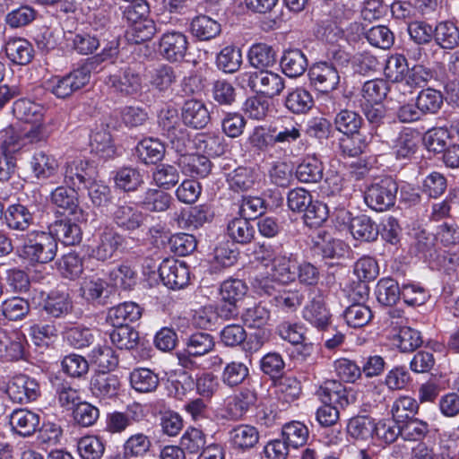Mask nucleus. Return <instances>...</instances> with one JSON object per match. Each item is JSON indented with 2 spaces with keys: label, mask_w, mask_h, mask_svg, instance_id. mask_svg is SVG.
Listing matches in <instances>:
<instances>
[{
  "label": "nucleus",
  "mask_w": 459,
  "mask_h": 459,
  "mask_svg": "<svg viewBox=\"0 0 459 459\" xmlns=\"http://www.w3.org/2000/svg\"><path fill=\"white\" fill-rule=\"evenodd\" d=\"M178 169L171 164L160 163L152 170V183L159 188L169 190L179 181Z\"/></svg>",
  "instance_id": "nucleus-41"
},
{
  "label": "nucleus",
  "mask_w": 459,
  "mask_h": 459,
  "mask_svg": "<svg viewBox=\"0 0 459 459\" xmlns=\"http://www.w3.org/2000/svg\"><path fill=\"white\" fill-rule=\"evenodd\" d=\"M274 143L289 145L301 137V126L292 119L286 118L271 129Z\"/></svg>",
  "instance_id": "nucleus-42"
},
{
  "label": "nucleus",
  "mask_w": 459,
  "mask_h": 459,
  "mask_svg": "<svg viewBox=\"0 0 459 459\" xmlns=\"http://www.w3.org/2000/svg\"><path fill=\"white\" fill-rule=\"evenodd\" d=\"M350 62V56L344 51H335L333 61H319L314 63L308 69V77L311 86L317 91L329 94L336 90L340 84V73L337 65L345 66ZM329 100L333 95H327Z\"/></svg>",
  "instance_id": "nucleus-2"
},
{
  "label": "nucleus",
  "mask_w": 459,
  "mask_h": 459,
  "mask_svg": "<svg viewBox=\"0 0 459 459\" xmlns=\"http://www.w3.org/2000/svg\"><path fill=\"white\" fill-rule=\"evenodd\" d=\"M107 83L114 91L122 96L135 95L140 92L142 89L140 74L131 68H127L119 74L110 75Z\"/></svg>",
  "instance_id": "nucleus-18"
},
{
  "label": "nucleus",
  "mask_w": 459,
  "mask_h": 459,
  "mask_svg": "<svg viewBox=\"0 0 459 459\" xmlns=\"http://www.w3.org/2000/svg\"><path fill=\"white\" fill-rule=\"evenodd\" d=\"M80 295L87 302L104 305L108 298V283L96 276L84 278L81 282Z\"/></svg>",
  "instance_id": "nucleus-22"
},
{
  "label": "nucleus",
  "mask_w": 459,
  "mask_h": 459,
  "mask_svg": "<svg viewBox=\"0 0 459 459\" xmlns=\"http://www.w3.org/2000/svg\"><path fill=\"white\" fill-rule=\"evenodd\" d=\"M311 249L323 258H334L342 255L343 243L327 231L319 230L311 237Z\"/></svg>",
  "instance_id": "nucleus-19"
},
{
  "label": "nucleus",
  "mask_w": 459,
  "mask_h": 459,
  "mask_svg": "<svg viewBox=\"0 0 459 459\" xmlns=\"http://www.w3.org/2000/svg\"><path fill=\"white\" fill-rule=\"evenodd\" d=\"M394 340L402 352H412L423 342L420 333L409 326L401 327Z\"/></svg>",
  "instance_id": "nucleus-60"
},
{
  "label": "nucleus",
  "mask_w": 459,
  "mask_h": 459,
  "mask_svg": "<svg viewBox=\"0 0 459 459\" xmlns=\"http://www.w3.org/2000/svg\"><path fill=\"white\" fill-rule=\"evenodd\" d=\"M250 65L260 70L273 66L276 62V54L273 48L265 43H255L248 51Z\"/></svg>",
  "instance_id": "nucleus-38"
},
{
  "label": "nucleus",
  "mask_w": 459,
  "mask_h": 459,
  "mask_svg": "<svg viewBox=\"0 0 459 459\" xmlns=\"http://www.w3.org/2000/svg\"><path fill=\"white\" fill-rule=\"evenodd\" d=\"M13 113L21 121L36 124L41 122L44 108L29 99H20L13 103Z\"/></svg>",
  "instance_id": "nucleus-34"
},
{
  "label": "nucleus",
  "mask_w": 459,
  "mask_h": 459,
  "mask_svg": "<svg viewBox=\"0 0 459 459\" xmlns=\"http://www.w3.org/2000/svg\"><path fill=\"white\" fill-rule=\"evenodd\" d=\"M150 84L159 91H166L176 82L174 69L168 65H160L148 73Z\"/></svg>",
  "instance_id": "nucleus-54"
},
{
  "label": "nucleus",
  "mask_w": 459,
  "mask_h": 459,
  "mask_svg": "<svg viewBox=\"0 0 459 459\" xmlns=\"http://www.w3.org/2000/svg\"><path fill=\"white\" fill-rule=\"evenodd\" d=\"M142 316L141 307L134 302H124L108 310L107 320L113 326L129 325Z\"/></svg>",
  "instance_id": "nucleus-26"
},
{
  "label": "nucleus",
  "mask_w": 459,
  "mask_h": 459,
  "mask_svg": "<svg viewBox=\"0 0 459 459\" xmlns=\"http://www.w3.org/2000/svg\"><path fill=\"white\" fill-rule=\"evenodd\" d=\"M4 51L8 59L19 65H26L34 56L32 45L23 38H10L4 45Z\"/></svg>",
  "instance_id": "nucleus-23"
},
{
  "label": "nucleus",
  "mask_w": 459,
  "mask_h": 459,
  "mask_svg": "<svg viewBox=\"0 0 459 459\" xmlns=\"http://www.w3.org/2000/svg\"><path fill=\"white\" fill-rule=\"evenodd\" d=\"M436 236L426 231L419 230L414 233V242L411 249L417 255H420L425 260H430L437 255Z\"/></svg>",
  "instance_id": "nucleus-45"
},
{
  "label": "nucleus",
  "mask_w": 459,
  "mask_h": 459,
  "mask_svg": "<svg viewBox=\"0 0 459 459\" xmlns=\"http://www.w3.org/2000/svg\"><path fill=\"white\" fill-rule=\"evenodd\" d=\"M324 167L322 162L315 157H307L297 167L296 177L303 183L313 184L322 180Z\"/></svg>",
  "instance_id": "nucleus-43"
},
{
  "label": "nucleus",
  "mask_w": 459,
  "mask_h": 459,
  "mask_svg": "<svg viewBox=\"0 0 459 459\" xmlns=\"http://www.w3.org/2000/svg\"><path fill=\"white\" fill-rule=\"evenodd\" d=\"M249 374L247 365L240 361H231L224 367L221 379L230 387L237 386L244 382Z\"/></svg>",
  "instance_id": "nucleus-61"
},
{
  "label": "nucleus",
  "mask_w": 459,
  "mask_h": 459,
  "mask_svg": "<svg viewBox=\"0 0 459 459\" xmlns=\"http://www.w3.org/2000/svg\"><path fill=\"white\" fill-rule=\"evenodd\" d=\"M314 106L311 93L304 88H296L288 93L285 107L294 114H306Z\"/></svg>",
  "instance_id": "nucleus-44"
},
{
  "label": "nucleus",
  "mask_w": 459,
  "mask_h": 459,
  "mask_svg": "<svg viewBox=\"0 0 459 459\" xmlns=\"http://www.w3.org/2000/svg\"><path fill=\"white\" fill-rule=\"evenodd\" d=\"M187 48V37L178 30H169L163 33L160 39V53L164 58L171 62L183 59Z\"/></svg>",
  "instance_id": "nucleus-12"
},
{
  "label": "nucleus",
  "mask_w": 459,
  "mask_h": 459,
  "mask_svg": "<svg viewBox=\"0 0 459 459\" xmlns=\"http://www.w3.org/2000/svg\"><path fill=\"white\" fill-rule=\"evenodd\" d=\"M377 301L384 306H393L402 297L398 282L392 278L381 279L376 288Z\"/></svg>",
  "instance_id": "nucleus-51"
},
{
  "label": "nucleus",
  "mask_w": 459,
  "mask_h": 459,
  "mask_svg": "<svg viewBox=\"0 0 459 459\" xmlns=\"http://www.w3.org/2000/svg\"><path fill=\"white\" fill-rule=\"evenodd\" d=\"M159 274L164 285L172 290H180L189 282L187 266L174 259L163 260L159 267Z\"/></svg>",
  "instance_id": "nucleus-11"
},
{
  "label": "nucleus",
  "mask_w": 459,
  "mask_h": 459,
  "mask_svg": "<svg viewBox=\"0 0 459 459\" xmlns=\"http://www.w3.org/2000/svg\"><path fill=\"white\" fill-rule=\"evenodd\" d=\"M91 362L98 367L100 371H110L118 365V358L113 349L107 345H98L92 349L90 354Z\"/></svg>",
  "instance_id": "nucleus-55"
},
{
  "label": "nucleus",
  "mask_w": 459,
  "mask_h": 459,
  "mask_svg": "<svg viewBox=\"0 0 459 459\" xmlns=\"http://www.w3.org/2000/svg\"><path fill=\"white\" fill-rule=\"evenodd\" d=\"M43 308L48 315L58 318L72 311L73 302L68 293L52 291L45 299Z\"/></svg>",
  "instance_id": "nucleus-36"
},
{
  "label": "nucleus",
  "mask_w": 459,
  "mask_h": 459,
  "mask_svg": "<svg viewBox=\"0 0 459 459\" xmlns=\"http://www.w3.org/2000/svg\"><path fill=\"white\" fill-rule=\"evenodd\" d=\"M56 243L61 242L65 246L78 245L82 239V231L81 227L71 219L56 220L47 228Z\"/></svg>",
  "instance_id": "nucleus-16"
},
{
  "label": "nucleus",
  "mask_w": 459,
  "mask_h": 459,
  "mask_svg": "<svg viewBox=\"0 0 459 459\" xmlns=\"http://www.w3.org/2000/svg\"><path fill=\"white\" fill-rule=\"evenodd\" d=\"M4 218L7 227L18 231L28 230L34 222L33 213L21 204L10 205L4 213Z\"/></svg>",
  "instance_id": "nucleus-25"
},
{
  "label": "nucleus",
  "mask_w": 459,
  "mask_h": 459,
  "mask_svg": "<svg viewBox=\"0 0 459 459\" xmlns=\"http://www.w3.org/2000/svg\"><path fill=\"white\" fill-rule=\"evenodd\" d=\"M185 346L188 354L201 357L208 354L214 349L215 342L212 334L196 332L186 339Z\"/></svg>",
  "instance_id": "nucleus-47"
},
{
  "label": "nucleus",
  "mask_w": 459,
  "mask_h": 459,
  "mask_svg": "<svg viewBox=\"0 0 459 459\" xmlns=\"http://www.w3.org/2000/svg\"><path fill=\"white\" fill-rule=\"evenodd\" d=\"M126 238L111 227H105L98 236L96 246L91 255L99 261H107L115 257L125 246Z\"/></svg>",
  "instance_id": "nucleus-8"
},
{
  "label": "nucleus",
  "mask_w": 459,
  "mask_h": 459,
  "mask_svg": "<svg viewBox=\"0 0 459 459\" xmlns=\"http://www.w3.org/2000/svg\"><path fill=\"white\" fill-rule=\"evenodd\" d=\"M303 318L319 330H325L331 323V314L325 307V302L321 293L313 297L304 307Z\"/></svg>",
  "instance_id": "nucleus-17"
},
{
  "label": "nucleus",
  "mask_w": 459,
  "mask_h": 459,
  "mask_svg": "<svg viewBox=\"0 0 459 459\" xmlns=\"http://www.w3.org/2000/svg\"><path fill=\"white\" fill-rule=\"evenodd\" d=\"M389 91V83L384 79L367 81L360 91V102L382 103Z\"/></svg>",
  "instance_id": "nucleus-49"
},
{
  "label": "nucleus",
  "mask_w": 459,
  "mask_h": 459,
  "mask_svg": "<svg viewBox=\"0 0 459 459\" xmlns=\"http://www.w3.org/2000/svg\"><path fill=\"white\" fill-rule=\"evenodd\" d=\"M343 317L350 327L360 328L371 321L373 314L369 307L355 303L345 309Z\"/></svg>",
  "instance_id": "nucleus-57"
},
{
  "label": "nucleus",
  "mask_w": 459,
  "mask_h": 459,
  "mask_svg": "<svg viewBox=\"0 0 459 459\" xmlns=\"http://www.w3.org/2000/svg\"><path fill=\"white\" fill-rule=\"evenodd\" d=\"M111 342L120 350H132L139 342V333L130 325H117L109 333Z\"/></svg>",
  "instance_id": "nucleus-50"
},
{
  "label": "nucleus",
  "mask_w": 459,
  "mask_h": 459,
  "mask_svg": "<svg viewBox=\"0 0 459 459\" xmlns=\"http://www.w3.org/2000/svg\"><path fill=\"white\" fill-rule=\"evenodd\" d=\"M158 123L171 147L178 153L186 152L189 138L179 121L178 110L170 106L161 108L158 115Z\"/></svg>",
  "instance_id": "nucleus-7"
},
{
  "label": "nucleus",
  "mask_w": 459,
  "mask_h": 459,
  "mask_svg": "<svg viewBox=\"0 0 459 459\" xmlns=\"http://www.w3.org/2000/svg\"><path fill=\"white\" fill-rule=\"evenodd\" d=\"M435 43L444 50H454L459 46V27L452 21H442L434 28Z\"/></svg>",
  "instance_id": "nucleus-24"
},
{
  "label": "nucleus",
  "mask_w": 459,
  "mask_h": 459,
  "mask_svg": "<svg viewBox=\"0 0 459 459\" xmlns=\"http://www.w3.org/2000/svg\"><path fill=\"white\" fill-rule=\"evenodd\" d=\"M114 182L125 192H134L144 183L143 175L137 168L123 167L116 171Z\"/></svg>",
  "instance_id": "nucleus-35"
},
{
  "label": "nucleus",
  "mask_w": 459,
  "mask_h": 459,
  "mask_svg": "<svg viewBox=\"0 0 459 459\" xmlns=\"http://www.w3.org/2000/svg\"><path fill=\"white\" fill-rule=\"evenodd\" d=\"M22 131L10 126L0 132V149L3 155L13 156L24 148Z\"/></svg>",
  "instance_id": "nucleus-56"
},
{
  "label": "nucleus",
  "mask_w": 459,
  "mask_h": 459,
  "mask_svg": "<svg viewBox=\"0 0 459 459\" xmlns=\"http://www.w3.org/2000/svg\"><path fill=\"white\" fill-rule=\"evenodd\" d=\"M255 228L245 217L233 218L227 225L226 234L234 242L247 245L255 238Z\"/></svg>",
  "instance_id": "nucleus-28"
},
{
  "label": "nucleus",
  "mask_w": 459,
  "mask_h": 459,
  "mask_svg": "<svg viewBox=\"0 0 459 459\" xmlns=\"http://www.w3.org/2000/svg\"><path fill=\"white\" fill-rule=\"evenodd\" d=\"M77 450L82 459H100L105 444L99 437L88 435L78 440Z\"/></svg>",
  "instance_id": "nucleus-58"
},
{
  "label": "nucleus",
  "mask_w": 459,
  "mask_h": 459,
  "mask_svg": "<svg viewBox=\"0 0 459 459\" xmlns=\"http://www.w3.org/2000/svg\"><path fill=\"white\" fill-rule=\"evenodd\" d=\"M363 119L360 115L353 110H340L333 121L334 127L337 131L343 134L354 135L361 127Z\"/></svg>",
  "instance_id": "nucleus-46"
},
{
  "label": "nucleus",
  "mask_w": 459,
  "mask_h": 459,
  "mask_svg": "<svg viewBox=\"0 0 459 459\" xmlns=\"http://www.w3.org/2000/svg\"><path fill=\"white\" fill-rule=\"evenodd\" d=\"M6 394L14 403H28L40 395L39 384L27 375H17L8 383Z\"/></svg>",
  "instance_id": "nucleus-9"
},
{
  "label": "nucleus",
  "mask_w": 459,
  "mask_h": 459,
  "mask_svg": "<svg viewBox=\"0 0 459 459\" xmlns=\"http://www.w3.org/2000/svg\"><path fill=\"white\" fill-rule=\"evenodd\" d=\"M171 196L161 188H148L139 201L140 206L149 212H160L170 205Z\"/></svg>",
  "instance_id": "nucleus-40"
},
{
  "label": "nucleus",
  "mask_w": 459,
  "mask_h": 459,
  "mask_svg": "<svg viewBox=\"0 0 459 459\" xmlns=\"http://www.w3.org/2000/svg\"><path fill=\"white\" fill-rule=\"evenodd\" d=\"M281 66L287 76L295 78L305 73L307 67V60L301 50L297 48L289 49L281 56Z\"/></svg>",
  "instance_id": "nucleus-31"
},
{
  "label": "nucleus",
  "mask_w": 459,
  "mask_h": 459,
  "mask_svg": "<svg viewBox=\"0 0 459 459\" xmlns=\"http://www.w3.org/2000/svg\"><path fill=\"white\" fill-rule=\"evenodd\" d=\"M349 230L354 238L367 242L376 240L379 234L378 226L367 215L352 218Z\"/></svg>",
  "instance_id": "nucleus-33"
},
{
  "label": "nucleus",
  "mask_w": 459,
  "mask_h": 459,
  "mask_svg": "<svg viewBox=\"0 0 459 459\" xmlns=\"http://www.w3.org/2000/svg\"><path fill=\"white\" fill-rule=\"evenodd\" d=\"M136 154L139 160L144 164H156L165 155V146L157 138H145L138 143Z\"/></svg>",
  "instance_id": "nucleus-29"
},
{
  "label": "nucleus",
  "mask_w": 459,
  "mask_h": 459,
  "mask_svg": "<svg viewBox=\"0 0 459 459\" xmlns=\"http://www.w3.org/2000/svg\"><path fill=\"white\" fill-rule=\"evenodd\" d=\"M397 191V183L392 178L385 177L371 183L366 188L364 201L372 210L386 211L394 204Z\"/></svg>",
  "instance_id": "nucleus-5"
},
{
  "label": "nucleus",
  "mask_w": 459,
  "mask_h": 459,
  "mask_svg": "<svg viewBox=\"0 0 459 459\" xmlns=\"http://www.w3.org/2000/svg\"><path fill=\"white\" fill-rule=\"evenodd\" d=\"M112 221L122 230L134 231L138 230L145 219L144 214L134 204L122 202L117 204L111 212Z\"/></svg>",
  "instance_id": "nucleus-14"
},
{
  "label": "nucleus",
  "mask_w": 459,
  "mask_h": 459,
  "mask_svg": "<svg viewBox=\"0 0 459 459\" xmlns=\"http://www.w3.org/2000/svg\"><path fill=\"white\" fill-rule=\"evenodd\" d=\"M89 169V162L82 159L66 161L63 172L65 184L80 188L91 178Z\"/></svg>",
  "instance_id": "nucleus-27"
},
{
  "label": "nucleus",
  "mask_w": 459,
  "mask_h": 459,
  "mask_svg": "<svg viewBox=\"0 0 459 459\" xmlns=\"http://www.w3.org/2000/svg\"><path fill=\"white\" fill-rule=\"evenodd\" d=\"M182 119L185 125L195 129H202L209 124L211 115L203 101L188 100L182 108Z\"/></svg>",
  "instance_id": "nucleus-20"
},
{
  "label": "nucleus",
  "mask_w": 459,
  "mask_h": 459,
  "mask_svg": "<svg viewBox=\"0 0 459 459\" xmlns=\"http://www.w3.org/2000/svg\"><path fill=\"white\" fill-rule=\"evenodd\" d=\"M184 173L191 177L205 178L212 170V162L204 155L199 154H182L178 161Z\"/></svg>",
  "instance_id": "nucleus-32"
},
{
  "label": "nucleus",
  "mask_w": 459,
  "mask_h": 459,
  "mask_svg": "<svg viewBox=\"0 0 459 459\" xmlns=\"http://www.w3.org/2000/svg\"><path fill=\"white\" fill-rule=\"evenodd\" d=\"M120 381L117 376L99 371L92 376L90 383L91 394L100 399L112 398L117 394Z\"/></svg>",
  "instance_id": "nucleus-21"
},
{
  "label": "nucleus",
  "mask_w": 459,
  "mask_h": 459,
  "mask_svg": "<svg viewBox=\"0 0 459 459\" xmlns=\"http://www.w3.org/2000/svg\"><path fill=\"white\" fill-rule=\"evenodd\" d=\"M50 201L63 213L73 216L76 221L85 220V213L79 205L78 194L74 187L57 186L51 192Z\"/></svg>",
  "instance_id": "nucleus-10"
},
{
  "label": "nucleus",
  "mask_w": 459,
  "mask_h": 459,
  "mask_svg": "<svg viewBox=\"0 0 459 459\" xmlns=\"http://www.w3.org/2000/svg\"><path fill=\"white\" fill-rule=\"evenodd\" d=\"M190 31L199 40H210L221 32V24L206 15L195 17L190 23Z\"/></svg>",
  "instance_id": "nucleus-39"
},
{
  "label": "nucleus",
  "mask_w": 459,
  "mask_h": 459,
  "mask_svg": "<svg viewBox=\"0 0 459 459\" xmlns=\"http://www.w3.org/2000/svg\"><path fill=\"white\" fill-rule=\"evenodd\" d=\"M237 84L242 89L249 88L253 92L267 98L281 94L285 84L278 74L266 69L260 72H242L236 76Z\"/></svg>",
  "instance_id": "nucleus-4"
},
{
  "label": "nucleus",
  "mask_w": 459,
  "mask_h": 459,
  "mask_svg": "<svg viewBox=\"0 0 459 459\" xmlns=\"http://www.w3.org/2000/svg\"><path fill=\"white\" fill-rule=\"evenodd\" d=\"M92 62H85L65 76H56L48 82L50 91L57 98H66L84 87L91 78Z\"/></svg>",
  "instance_id": "nucleus-6"
},
{
  "label": "nucleus",
  "mask_w": 459,
  "mask_h": 459,
  "mask_svg": "<svg viewBox=\"0 0 459 459\" xmlns=\"http://www.w3.org/2000/svg\"><path fill=\"white\" fill-rule=\"evenodd\" d=\"M308 429L299 421H291L282 428V436L289 446L298 448L307 443Z\"/></svg>",
  "instance_id": "nucleus-64"
},
{
  "label": "nucleus",
  "mask_w": 459,
  "mask_h": 459,
  "mask_svg": "<svg viewBox=\"0 0 459 459\" xmlns=\"http://www.w3.org/2000/svg\"><path fill=\"white\" fill-rule=\"evenodd\" d=\"M318 395L324 405L316 411V420L323 427L334 425L339 419V411L332 404L342 407L349 404L345 387L336 380H327L320 386Z\"/></svg>",
  "instance_id": "nucleus-3"
},
{
  "label": "nucleus",
  "mask_w": 459,
  "mask_h": 459,
  "mask_svg": "<svg viewBox=\"0 0 459 459\" xmlns=\"http://www.w3.org/2000/svg\"><path fill=\"white\" fill-rule=\"evenodd\" d=\"M270 262L272 274L278 282L286 284L296 281L298 262L292 254L274 253Z\"/></svg>",
  "instance_id": "nucleus-15"
},
{
  "label": "nucleus",
  "mask_w": 459,
  "mask_h": 459,
  "mask_svg": "<svg viewBox=\"0 0 459 459\" xmlns=\"http://www.w3.org/2000/svg\"><path fill=\"white\" fill-rule=\"evenodd\" d=\"M416 104L422 116L436 114L443 105V95L439 91L427 88L419 92Z\"/></svg>",
  "instance_id": "nucleus-53"
},
{
  "label": "nucleus",
  "mask_w": 459,
  "mask_h": 459,
  "mask_svg": "<svg viewBox=\"0 0 459 459\" xmlns=\"http://www.w3.org/2000/svg\"><path fill=\"white\" fill-rule=\"evenodd\" d=\"M156 28L152 20H142L131 23L126 31V39L129 43L141 44L150 40L155 34Z\"/></svg>",
  "instance_id": "nucleus-52"
},
{
  "label": "nucleus",
  "mask_w": 459,
  "mask_h": 459,
  "mask_svg": "<svg viewBox=\"0 0 459 459\" xmlns=\"http://www.w3.org/2000/svg\"><path fill=\"white\" fill-rule=\"evenodd\" d=\"M8 419L12 431L20 437H31L39 429L40 415L33 411L15 409L9 414Z\"/></svg>",
  "instance_id": "nucleus-13"
},
{
  "label": "nucleus",
  "mask_w": 459,
  "mask_h": 459,
  "mask_svg": "<svg viewBox=\"0 0 459 459\" xmlns=\"http://www.w3.org/2000/svg\"><path fill=\"white\" fill-rule=\"evenodd\" d=\"M216 64L225 73H235L242 64L241 51L236 47L227 46L217 55Z\"/></svg>",
  "instance_id": "nucleus-59"
},
{
  "label": "nucleus",
  "mask_w": 459,
  "mask_h": 459,
  "mask_svg": "<svg viewBox=\"0 0 459 459\" xmlns=\"http://www.w3.org/2000/svg\"><path fill=\"white\" fill-rule=\"evenodd\" d=\"M230 188L234 192H242L251 189L255 182L253 169L239 167L228 176Z\"/></svg>",
  "instance_id": "nucleus-63"
},
{
  "label": "nucleus",
  "mask_w": 459,
  "mask_h": 459,
  "mask_svg": "<svg viewBox=\"0 0 459 459\" xmlns=\"http://www.w3.org/2000/svg\"><path fill=\"white\" fill-rule=\"evenodd\" d=\"M31 168L37 178L46 179L56 172L57 162L52 156L39 152L35 153L32 157Z\"/></svg>",
  "instance_id": "nucleus-62"
},
{
  "label": "nucleus",
  "mask_w": 459,
  "mask_h": 459,
  "mask_svg": "<svg viewBox=\"0 0 459 459\" xmlns=\"http://www.w3.org/2000/svg\"><path fill=\"white\" fill-rule=\"evenodd\" d=\"M230 444L238 449L247 450L254 447L259 440V432L254 426L241 424L232 429L230 433Z\"/></svg>",
  "instance_id": "nucleus-30"
},
{
  "label": "nucleus",
  "mask_w": 459,
  "mask_h": 459,
  "mask_svg": "<svg viewBox=\"0 0 459 459\" xmlns=\"http://www.w3.org/2000/svg\"><path fill=\"white\" fill-rule=\"evenodd\" d=\"M256 401L257 396L254 390L243 388L229 403V412L232 418L239 419L255 405Z\"/></svg>",
  "instance_id": "nucleus-48"
},
{
  "label": "nucleus",
  "mask_w": 459,
  "mask_h": 459,
  "mask_svg": "<svg viewBox=\"0 0 459 459\" xmlns=\"http://www.w3.org/2000/svg\"><path fill=\"white\" fill-rule=\"evenodd\" d=\"M130 384L138 393H152L159 386L160 377L149 368H139L130 373Z\"/></svg>",
  "instance_id": "nucleus-37"
},
{
  "label": "nucleus",
  "mask_w": 459,
  "mask_h": 459,
  "mask_svg": "<svg viewBox=\"0 0 459 459\" xmlns=\"http://www.w3.org/2000/svg\"><path fill=\"white\" fill-rule=\"evenodd\" d=\"M22 242L16 247V255L30 265L48 264L55 259L58 244L51 233L33 230L22 235Z\"/></svg>",
  "instance_id": "nucleus-1"
}]
</instances>
